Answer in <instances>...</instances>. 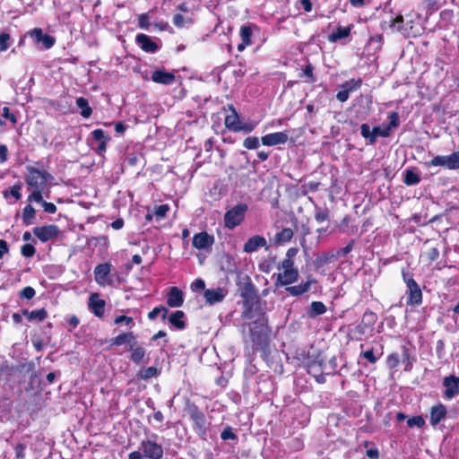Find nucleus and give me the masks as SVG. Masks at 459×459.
<instances>
[{
	"mask_svg": "<svg viewBox=\"0 0 459 459\" xmlns=\"http://www.w3.org/2000/svg\"><path fill=\"white\" fill-rule=\"evenodd\" d=\"M34 235L42 242H47L56 237L59 233V230L56 225H47L42 227H36L33 229Z\"/></svg>",
	"mask_w": 459,
	"mask_h": 459,
	"instance_id": "obj_10",
	"label": "nucleus"
},
{
	"mask_svg": "<svg viewBox=\"0 0 459 459\" xmlns=\"http://www.w3.org/2000/svg\"><path fill=\"white\" fill-rule=\"evenodd\" d=\"M214 242L213 236L209 235L207 232H200L193 237L192 245L196 249H205L211 247Z\"/></svg>",
	"mask_w": 459,
	"mask_h": 459,
	"instance_id": "obj_12",
	"label": "nucleus"
},
{
	"mask_svg": "<svg viewBox=\"0 0 459 459\" xmlns=\"http://www.w3.org/2000/svg\"><path fill=\"white\" fill-rule=\"evenodd\" d=\"M36 210L31 204H27L22 211V221L25 225H31L35 219Z\"/></svg>",
	"mask_w": 459,
	"mask_h": 459,
	"instance_id": "obj_36",
	"label": "nucleus"
},
{
	"mask_svg": "<svg viewBox=\"0 0 459 459\" xmlns=\"http://www.w3.org/2000/svg\"><path fill=\"white\" fill-rule=\"evenodd\" d=\"M403 17L402 15H398L392 22L391 27L393 28V30L400 31L403 28Z\"/></svg>",
	"mask_w": 459,
	"mask_h": 459,
	"instance_id": "obj_61",
	"label": "nucleus"
},
{
	"mask_svg": "<svg viewBox=\"0 0 459 459\" xmlns=\"http://www.w3.org/2000/svg\"><path fill=\"white\" fill-rule=\"evenodd\" d=\"M338 367L336 357L333 356L327 360V364H324L323 372L325 375H333Z\"/></svg>",
	"mask_w": 459,
	"mask_h": 459,
	"instance_id": "obj_39",
	"label": "nucleus"
},
{
	"mask_svg": "<svg viewBox=\"0 0 459 459\" xmlns=\"http://www.w3.org/2000/svg\"><path fill=\"white\" fill-rule=\"evenodd\" d=\"M28 35L33 39L35 44L38 45L41 43L46 49L51 48L56 42L54 37L48 34H44L40 28H34L33 30H30L28 31Z\"/></svg>",
	"mask_w": 459,
	"mask_h": 459,
	"instance_id": "obj_7",
	"label": "nucleus"
},
{
	"mask_svg": "<svg viewBox=\"0 0 459 459\" xmlns=\"http://www.w3.org/2000/svg\"><path fill=\"white\" fill-rule=\"evenodd\" d=\"M316 281L313 278H308L306 282L299 285L290 286L286 288V291L291 296L297 297L307 292L310 290L312 284H315Z\"/></svg>",
	"mask_w": 459,
	"mask_h": 459,
	"instance_id": "obj_24",
	"label": "nucleus"
},
{
	"mask_svg": "<svg viewBox=\"0 0 459 459\" xmlns=\"http://www.w3.org/2000/svg\"><path fill=\"white\" fill-rule=\"evenodd\" d=\"M446 407L438 403L430 409L429 422L432 426H437L446 416Z\"/></svg>",
	"mask_w": 459,
	"mask_h": 459,
	"instance_id": "obj_20",
	"label": "nucleus"
},
{
	"mask_svg": "<svg viewBox=\"0 0 459 459\" xmlns=\"http://www.w3.org/2000/svg\"><path fill=\"white\" fill-rule=\"evenodd\" d=\"M10 47V35L8 33L0 34V52L6 50Z\"/></svg>",
	"mask_w": 459,
	"mask_h": 459,
	"instance_id": "obj_50",
	"label": "nucleus"
},
{
	"mask_svg": "<svg viewBox=\"0 0 459 459\" xmlns=\"http://www.w3.org/2000/svg\"><path fill=\"white\" fill-rule=\"evenodd\" d=\"M150 26L149 17L147 14L143 13L139 17V27L147 30Z\"/></svg>",
	"mask_w": 459,
	"mask_h": 459,
	"instance_id": "obj_63",
	"label": "nucleus"
},
{
	"mask_svg": "<svg viewBox=\"0 0 459 459\" xmlns=\"http://www.w3.org/2000/svg\"><path fill=\"white\" fill-rule=\"evenodd\" d=\"M360 134L362 137L370 142V139H372L373 129L370 130V127L368 124H362L360 126Z\"/></svg>",
	"mask_w": 459,
	"mask_h": 459,
	"instance_id": "obj_55",
	"label": "nucleus"
},
{
	"mask_svg": "<svg viewBox=\"0 0 459 459\" xmlns=\"http://www.w3.org/2000/svg\"><path fill=\"white\" fill-rule=\"evenodd\" d=\"M278 269L280 271L282 270H298L294 267V262L293 260H290L289 258H284L281 263L279 264Z\"/></svg>",
	"mask_w": 459,
	"mask_h": 459,
	"instance_id": "obj_51",
	"label": "nucleus"
},
{
	"mask_svg": "<svg viewBox=\"0 0 459 459\" xmlns=\"http://www.w3.org/2000/svg\"><path fill=\"white\" fill-rule=\"evenodd\" d=\"M388 117L390 119V122L386 127L390 128L391 131L393 128H395L399 126V116L396 112H391Z\"/></svg>",
	"mask_w": 459,
	"mask_h": 459,
	"instance_id": "obj_56",
	"label": "nucleus"
},
{
	"mask_svg": "<svg viewBox=\"0 0 459 459\" xmlns=\"http://www.w3.org/2000/svg\"><path fill=\"white\" fill-rule=\"evenodd\" d=\"M159 375V370L156 367H149L139 373V377L143 380L155 377Z\"/></svg>",
	"mask_w": 459,
	"mask_h": 459,
	"instance_id": "obj_42",
	"label": "nucleus"
},
{
	"mask_svg": "<svg viewBox=\"0 0 459 459\" xmlns=\"http://www.w3.org/2000/svg\"><path fill=\"white\" fill-rule=\"evenodd\" d=\"M251 37H252V29L249 26H242L240 28V38L242 39V43L238 46V50L242 51L246 48L251 44Z\"/></svg>",
	"mask_w": 459,
	"mask_h": 459,
	"instance_id": "obj_29",
	"label": "nucleus"
},
{
	"mask_svg": "<svg viewBox=\"0 0 459 459\" xmlns=\"http://www.w3.org/2000/svg\"><path fill=\"white\" fill-rule=\"evenodd\" d=\"M184 303V293L178 287H171L167 295V304L170 307H179Z\"/></svg>",
	"mask_w": 459,
	"mask_h": 459,
	"instance_id": "obj_16",
	"label": "nucleus"
},
{
	"mask_svg": "<svg viewBox=\"0 0 459 459\" xmlns=\"http://www.w3.org/2000/svg\"><path fill=\"white\" fill-rule=\"evenodd\" d=\"M289 136L284 132L268 134L261 138V142L266 146H274L287 143Z\"/></svg>",
	"mask_w": 459,
	"mask_h": 459,
	"instance_id": "obj_15",
	"label": "nucleus"
},
{
	"mask_svg": "<svg viewBox=\"0 0 459 459\" xmlns=\"http://www.w3.org/2000/svg\"><path fill=\"white\" fill-rule=\"evenodd\" d=\"M307 373L314 377L316 381L319 384H324L326 381L325 374L321 372V369L317 367L316 362L311 361L307 365Z\"/></svg>",
	"mask_w": 459,
	"mask_h": 459,
	"instance_id": "obj_30",
	"label": "nucleus"
},
{
	"mask_svg": "<svg viewBox=\"0 0 459 459\" xmlns=\"http://www.w3.org/2000/svg\"><path fill=\"white\" fill-rule=\"evenodd\" d=\"M240 296L243 298L244 311L243 316L247 319H253L255 316L253 307L257 302L258 297L254 284L249 276L239 277L238 283Z\"/></svg>",
	"mask_w": 459,
	"mask_h": 459,
	"instance_id": "obj_1",
	"label": "nucleus"
},
{
	"mask_svg": "<svg viewBox=\"0 0 459 459\" xmlns=\"http://www.w3.org/2000/svg\"><path fill=\"white\" fill-rule=\"evenodd\" d=\"M387 364L389 368H393L399 364V356L397 353H392L387 357Z\"/></svg>",
	"mask_w": 459,
	"mask_h": 459,
	"instance_id": "obj_60",
	"label": "nucleus"
},
{
	"mask_svg": "<svg viewBox=\"0 0 459 459\" xmlns=\"http://www.w3.org/2000/svg\"><path fill=\"white\" fill-rule=\"evenodd\" d=\"M439 0H423V4L428 12L432 13L438 9Z\"/></svg>",
	"mask_w": 459,
	"mask_h": 459,
	"instance_id": "obj_54",
	"label": "nucleus"
},
{
	"mask_svg": "<svg viewBox=\"0 0 459 459\" xmlns=\"http://www.w3.org/2000/svg\"><path fill=\"white\" fill-rule=\"evenodd\" d=\"M152 438L143 439L140 443V450L143 455L147 459H161L163 457V447L160 444L156 442L158 436L152 434Z\"/></svg>",
	"mask_w": 459,
	"mask_h": 459,
	"instance_id": "obj_5",
	"label": "nucleus"
},
{
	"mask_svg": "<svg viewBox=\"0 0 459 459\" xmlns=\"http://www.w3.org/2000/svg\"><path fill=\"white\" fill-rule=\"evenodd\" d=\"M260 247L268 249L267 241L264 237L255 235L247 239L243 247V250L246 253H253Z\"/></svg>",
	"mask_w": 459,
	"mask_h": 459,
	"instance_id": "obj_14",
	"label": "nucleus"
},
{
	"mask_svg": "<svg viewBox=\"0 0 459 459\" xmlns=\"http://www.w3.org/2000/svg\"><path fill=\"white\" fill-rule=\"evenodd\" d=\"M351 33V26L338 27L336 30L328 36L330 42H336L339 39L347 38Z\"/></svg>",
	"mask_w": 459,
	"mask_h": 459,
	"instance_id": "obj_34",
	"label": "nucleus"
},
{
	"mask_svg": "<svg viewBox=\"0 0 459 459\" xmlns=\"http://www.w3.org/2000/svg\"><path fill=\"white\" fill-rule=\"evenodd\" d=\"M133 342H135V336L132 332L124 333L111 340V344L120 346L124 343H128L129 346Z\"/></svg>",
	"mask_w": 459,
	"mask_h": 459,
	"instance_id": "obj_31",
	"label": "nucleus"
},
{
	"mask_svg": "<svg viewBox=\"0 0 459 459\" xmlns=\"http://www.w3.org/2000/svg\"><path fill=\"white\" fill-rule=\"evenodd\" d=\"M227 291L223 288L204 290V297L208 305H214L221 302L226 297Z\"/></svg>",
	"mask_w": 459,
	"mask_h": 459,
	"instance_id": "obj_13",
	"label": "nucleus"
},
{
	"mask_svg": "<svg viewBox=\"0 0 459 459\" xmlns=\"http://www.w3.org/2000/svg\"><path fill=\"white\" fill-rule=\"evenodd\" d=\"M429 166H440L448 169H458L459 152H453L446 156H436L429 162Z\"/></svg>",
	"mask_w": 459,
	"mask_h": 459,
	"instance_id": "obj_6",
	"label": "nucleus"
},
{
	"mask_svg": "<svg viewBox=\"0 0 459 459\" xmlns=\"http://www.w3.org/2000/svg\"><path fill=\"white\" fill-rule=\"evenodd\" d=\"M194 13H176L173 17V23L178 28H187L194 23Z\"/></svg>",
	"mask_w": 459,
	"mask_h": 459,
	"instance_id": "obj_26",
	"label": "nucleus"
},
{
	"mask_svg": "<svg viewBox=\"0 0 459 459\" xmlns=\"http://www.w3.org/2000/svg\"><path fill=\"white\" fill-rule=\"evenodd\" d=\"M361 84H362L361 79H351V80H349V81H346L345 82H343L342 84V88L345 89L349 92H351V91H354L358 90L359 88H360Z\"/></svg>",
	"mask_w": 459,
	"mask_h": 459,
	"instance_id": "obj_41",
	"label": "nucleus"
},
{
	"mask_svg": "<svg viewBox=\"0 0 459 459\" xmlns=\"http://www.w3.org/2000/svg\"><path fill=\"white\" fill-rule=\"evenodd\" d=\"M254 319V324L256 325V326H250V337L253 342L258 343L260 342L261 333L263 331V327L265 325L267 320L264 317V314L259 315L255 319Z\"/></svg>",
	"mask_w": 459,
	"mask_h": 459,
	"instance_id": "obj_17",
	"label": "nucleus"
},
{
	"mask_svg": "<svg viewBox=\"0 0 459 459\" xmlns=\"http://www.w3.org/2000/svg\"><path fill=\"white\" fill-rule=\"evenodd\" d=\"M76 106L81 109V116L87 118L90 117L92 109L89 106L88 100L83 97H79L76 100Z\"/></svg>",
	"mask_w": 459,
	"mask_h": 459,
	"instance_id": "obj_37",
	"label": "nucleus"
},
{
	"mask_svg": "<svg viewBox=\"0 0 459 459\" xmlns=\"http://www.w3.org/2000/svg\"><path fill=\"white\" fill-rule=\"evenodd\" d=\"M255 126H256V124L255 123H252V122L244 123V124H242L240 122V125L238 126L239 132L243 131L245 133H250V132H252L255 129Z\"/></svg>",
	"mask_w": 459,
	"mask_h": 459,
	"instance_id": "obj_62",
	"label": "nucleus"
},
{
	"mask_svg": "<svg viewBox=\"0 0 459 459\" xmlns=\"http://www.w3.org/2000/svg\"><path fill=\"white\" fill-rule=\"evenodd\" d=\"M221 438L222 440H236L237 435L233 432V429L230 426H227L221 433Z\"/></svg>",
	"mask_w": 459,
	"mask_h": 459,
	"instance_id": "obj_47",
	"label": "nucleus"
},
{
	"mask_svg": "<svg viewBox=\"0 0 459 459\" xmlns=\"http://www.w3.org/2000/svg\"><path fill=\"white\" fill-rule=\"evenodd\" d=\"M137 45L145 52L155 53L159 46L146 34H138L135 38Z\"/></svg>",
	"mask_w": 459,
	"mask_h": 459,
	"instance_id": "obj_19",
	"label": "nucleus"
},
{
	"mask_svg": "<svg viewBox=\"0 0 459 459\" xmlns=\"http://www.w3.org/2000/svg\"><path fill=\"white\" fill-rule=\"evenodd\" d=\"M336 260H338V254L335 251L325 252L316 257L315 265L319 268Z\"/></svg>",
	"mask_w": 459,
	"mask_h": 459,
	"instance_id": "obj_28",
	"label": "nucleus"
},
{
	"mask_svg": "<svg viewBox=\"0 0 459 459\" xmlns=\"http://www.w3.org/2000/svg\"><path fill=\"white\" fill-rule=\"evenodd\" d=\"M22 314L27 316L29 321H43L48 316V312L45 308H40L39 310H33V311H28L27 309H24L22 311Z\"/></svg>",
	"mask_w": 459,
	"mask_h": 459,
	"instance_id": "obj_33",
	"label": "nucleus"
},
{
	"mask_svg": "<svg viewBox=\"0 0 459 459\" xmlns=\"http://www.w3.org/2000/svg\"><path fill=\"white\" fill-rule=\"evenodd\" d=\"M186 411L194 423V430L200 437H204L208 430V422L204 413L194 403H187Z\"/></svg>",
	"mask_w": 459,
	"mask_h": 459,
	"instance_id": "obj_2",
	"label": "nucleus"
},
{
	"mask_svg": "<svg viewBox=\"0 0 459 459\" xmlns=\"http://www.w3.org/2000/svg\"><path fill=\"white\" fill-rule=\"evenodd\" d=\"M129 351H131L130 359L134 363L139 365L143 362L146 352L144 348L138 345L136 341L131 343Z\"/></svg>",
	"mask_w": 459,
	"mask_h": 459,
	"instance_id": "obj_25",
	"label": "nucleus"
},
{
	"mask_svg": "<svg viewBox=\"0 0 459 459\" xmlns=\"http://www.w3.org/2000/svg\"><path fill=\"white\" fill-rule=\"evenodd\" d=\"M229 108L231 111V113L227 115L225 117V126L233 132H239L238 126L240 125V120L238 114L237 113L236 109L232 105H230Z\"/></svg>",
	"mask_w": 459,
	"mask_h": 459,
	"instance_id": "obj_22",
	"label": "nucleus"
},
{
	"mask_svg": "<svg viewBox=\"0 0 459 459\" xmlns=\"http://www.w3.org/2000/svg\"><path fill=\"white\" fill-rule=\"evenodd\" d=\"M28 171L29 173L25 181L32 190L45 189L48 181L54 178L53 176L46 170H39L33 167H29Z\"/></svg>",
	"mask_w": 459,
	"mask_h": 459,
	"instance_id": "obj_3",
	"label": "nucleus"
},
{
	"mask_svg": "<svg viewBox=\"0 0 459 459\" xmlns=\"http://www.w3.org/2000/svg\"><path fill=\"white\" fill-rule=\"evenodd\" d=\"M326 312L325 305L321 301H313L310 304L309 309L307 311V316L311 318L316 317L317 316L323 315Z\"/></svg>",
	"mask_w": 459,
	"mask_h": 459,
	"instance_id": "obj_32",
	"label": "nucleus"
},
{
	"mask_svg": "<svg viewBox=\"0 0 459 459\" xmlns=\"http://www.w3.org/2000/svg\"><path fill=\"white\" fill-rule=\"evenodd\" d=\"M407 424L410 428H422L425 424V420L422 416H414L407 420Z\"/></svg>",
	"mask_w": 459,
	"mask_h": 459,
	"instance_id": "obj_48",
	"label": "nucleus"
},
{
	"mask_svg": "<svg viewBox=\"0 0 459 459\" xmlns=\"http://www.w3.org/2000/svg\"><path fill=\"white\" fill-rule=\"evenodd\" d=\"M105 305V300L101 299L98 293H93L91 295L89 299V307L96 316L101 317L104 315Z\"/></svg>",
	"mask_w": 459,
	"mask_h": 459,
	"instance_id": "obj_18",
	"label": "nucleus"
},
{
	"mask_svg": "<svg viewBox=\"0 0 459 459\" xmlns=\"http://www.w3.org/2000/svg\"><path fill=\"white\" fill-rule=\"evenodd\" d=\"M353 244H354V240H351L350 243L346 247H344L339 250H336L335 253L338 254V258L341 256L347 255L351 251V249L353 247Z\"/></svg>",
	"mask_w": 459,
	"mask_h": 459,
	"instance_id": "obj_57",
	"label": "nucleus"
},
{
	"mask_svg": "<svg viewBox=\"0 0 459 459\" xmlns=\"http://www.w3.org/2000/svg\"><path fill=\"white\" fill-rule=\"evenodd\" d=\"M36 294L35 290L32 287H25L20 291V298L25 299H31L34 298Z\"/></svg>",
	"mask_w": 459,
	"mask_h": 459,
	"instance_id": "obj_49",
	"label": "nucleus"
},
{
	"mask_svg": "<svg viewBox=\"0 0 459 459\" xmlns=\"http://www.w3.org/2000/svg\"><path fill=\"white\" fill-rule=\"evenodd\" d=\"M43 191H44V189L32 190L31 194L28 196V202L29 203L36 202V203L42 204V202H44L43 196H42Z\"/></svg>",
	"mask_w": 459,
	"mask_h": 459,
	"instance_id": "obj_46",
	"label": "nucleus"
},
{
	"mask_svg": "<svg viewBox=\"0 0 459 459\" xmlns=\"http://www.w3.org/2000/svg\"><path fill=\"white\" fill-rule=\"evenodd\" d=\"M169 210V206L168 204H161V205L155 207L154 214L158 218L161 219L166 216Z\"/></svg>",
	"mask_w": 459,
	"mask_h": 459,
	"instance_id": "obj_53",
	"label": "nucleus"
},
{
	"mask_svg": "<svg viewBox=\"0 0 459 459\" xmlns=\"http://www.w3.org/2000/svg\"><path fill=\"white\" fill-rule=\"evenodd\" d=\"M248 210L247 204H238L230 209L224 214V225L230 230H233L238 226L245 218L246 212Z\"/></svg>",
	"mask_w": 459,
	"mask_h": 459,
	"instance_id": "obj_4",
	"label": "nucleus"
},
{
	"mask_svg": "<svg viewBox=\"0 0 459 459\" xmlns=\"http://www.w3.org/2000/svg\"><path fill=\"white\" fill-rule=\"evenodd\" d=\"M3 117L8 120H10L13 124L17 122L16 117L10 111L9 108L4 107L3 108Z\"/></svg>",
	"mask_w": 459,
	"mask_h": 459,
	"instance_id": "obj_64",
	"label": "nucleus"
},
{
	"mask_svg": "<svg viewBox=\"0 0 459 459\" xmlns=\"http://www.w3.org/2000/svg\"><path fill=\"white\" fill-rule=\"evenodd\" d=\"M22 255L25 257H32L36 252L35 247L30 244H25L22 247Z\"/></svg>",
	"mask_w": 459,
	"mask_h": 459,
	"instance_id": "obj_52",
	"label": "nucleus"
},
{
	"mask_svg": "<svg viewBox=\"0 0 459 459\" xmlns=\"http://www.w3.org/2000/svg\"><path fill=\"white\" fill-rule=\"evenodd\" d=\"M175 75L164 70H155L152 74V80L160 84L170 85L175 82Z\"/></svg>",
	"mask_w": 459,
	"mask_h": 459,
	"instance_id": "obj_21",
	"label": "nucleus"
},
{
	"mask_svg": "<svg viewBox=\"0 0 459 459\" xmlns=\"http://www.w3.org/2000/svg\"><path fill=\"white\" fill-rule=\"evenodd\" d=\"M184 317L185 313L181 310H177L169 316V321L177 329L183 330L186 328V322L184 321Z\"/></svg>",
	"mask_w": 459,
	"mask_h": 459,
	"instance_id": "obj_27",
	"label": "nucleus"
},
{
	"mask_svg": "<svg viewBox=\"0 0 459 459\" xmlns=\"http://www.w3.org/2000/svg\"><path fill=\"white\" fill-rule=\"evenodd\" d=\"M292 237V230L290 228H285L274 236V243L277 245H281L283 243L289 242Z\"/></svg>",
	"mask_w": 459,
	"mask_h": 459,
	"instance_id": "obj_35",
	"label": "nucleus"
},
{
	"mask_svg": "<svg viewBox=\"0 0 459 459\" xmlns=\"http://www.w3.org/2000/svg\"><path fill=\"white\" fill-rule=\"evenodd\" d=\"M390 128H387L386 126L384 128H381L380 126H374L372 139H370V143H374L378 136L388 137L390 135Z\"/></svg>",
	"mask_w": 459,
	"mask_h": 459,
	"instance_id": "obj_40",
	"label": "nucleus"
},
{
	"mask_svg": "<svg viewBox=\"0 0 459 459\" xmlns=\"http://www.w3.org/2000/svg\"><path fill=\"white\" fill-rule=\"evenodd\" d=\"M299 275L298 270H282L281 273L276 275L274 285L280 287L294 283L298 281Z\"/></svg>",
	"mask_w": 459,
	"mask_h": 459,
	"instance_id": "obj_11",
	"label": "nucleus"
},
{
	"mask_svg": "<svg viewBox=\"0 0 459 459\" xmlns=\"http://www.w3.org/2000/svg\"><path fill=\"white\" fill-rule=\"evenodd\" d=\"M204 289H205V282L202 279H196L191 284V290L193 291L204 290Z\"/></svg>",
	"mask_w": 459,
	"mask_h": 459,
	"instance_id": "obj_58",
	"label": "nucleus"
},
{
	"mask_svg": "<svg viewBox=\"0 0 459 459\" xmlns=\"http://www.w3.org/2000/svg\"><path fill=\"white\" fill-rule=\"evenodd\" d=\"M243 146L248 150H255L259 147V140L255 136L247 137L244 140Z\"/></svg>",
	"mask_w": 459,
	"mask_h": 459,
	"instance_id": "obj_44",
	"label": "nucleus"
},
{
	"mask_svg": "<svg viewBox=\"0 0 459 459\" xmlns=\"http://www.w3.org/2000/svg\"><path fill=\"white\" fill-rule=\"evenodd\" d=\"M443 385L445 387L444 397L447 400L453 399L459 394V377L455 375H450L443 379Z\"/></svg>",
	"mask_w": 459,
	"mask_h": 459,
	"instance_id": "obj_8",
	"label": "nucleus"
},
{
	"mask_svg": "<svg viewBox=\"0 0 459 459\" xmlns=\"http://www.w3.org/2000/svg\"><path fill=\"white\" fill-rule=\"evenodd\" d=\"M92 138L97 142H102L103 140H109V138L105 136V133L102 129H95L91 133Z\"/></svg>",
	"mask_w": 459,
	"mask_h": 459,
	"instance_id": "obj_59",
	"label": "nucleus"
},
{
	"mask_svg": "<svg viewBox=\"0 0 459 459\" xmlns=\"http://www.w3.org/2000/svg\"><path fill=\"white\" fill-rule=\"evenodd\" d=\"M407 287V304L412 307L422 303V291L415 281H409Z\"/></svg>",
	"mask_w": 459,
	"mask_h": 459,
	"instance_id": "obj_9",
	"label": "nucleus"
},
{
	"mask_svg": "<svg viewBox=\"0 0 459 459\" xmlns=\"http://www.w3.org/2000/svg\"><path fill=\"white\" fill-rule=\"evenodd\" d=\"M420 181V177L418 173H416L412 169H407L404 172L403 183L407 186H414L419 184Z\"/></svg>",
	"mask_w": 459,
	"mask_h": 459,
	"instance_id": "obj_38",
	"label": "nucleus"
},
{
	"mask_svg": "<svg viewBox=\"0 0 459 459\" xmlns=\"http://www.w3.org/2000/svg\"><path fill=\"white\" fill-rule=\"evenodd\" d=\"M362 323L368 325L369 328L374 325L377 321V315L371 311H366L362 316Z\"/></svg>",
	"mask_w": 459,
	"mask_h": 459,
	"instance_id": "obj_43",
	"label": "nucleus"
},
{
	"mask_svg": "<svg viewBox=\"0 0 459 459\" xmlns=\"http://www.w3.org/2000/svg\"><path fill=\"white\" fill-rule=\"evenodd\" d=\"M110 270L111 264L108 263H104L97 265L94 269L95 281L99 284L104 285L107 282V277L109 274Z\"/></svg>",
	"mask_w": 459,
	"mask_h": 459,
	"instance_id": "obj_23",
	"label": "nucleus"
},
{
	"mask_svg": "<svg viewBox=\"0 0 459 459\" xmlns=\"http://www.w3.org/2000/svg\"><path fill=\"white\" fill-rule=\"evenodd\" d=\"M21 189H22V184L21 183H18V184H15L13 185L9 193L12 196H13L16 200H20L22 198V195H21ZM8 195V191H4V197H7Z\"/></svg>",
	"mask_w": 459,
	"mask_h": 459,
	"instance_id": "obj_45",
	"label": "nucleus"
}]
</instances>
